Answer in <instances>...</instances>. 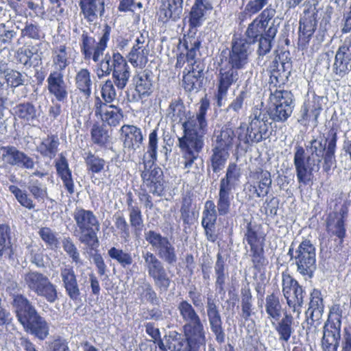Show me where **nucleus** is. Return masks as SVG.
<instances>
[{
    "label": "nucleus",
    "instance_id": "nucleus-1",
    "mask_svg": "<svg viewBox=\"0 0 351 351\" xmlns=\"http://www.w3.org/2000/svg\"><path fill=\"white\" fill-rule=\"evenodd\" d=\"M337 134L330 132V138L324 140L319 136L307 141L305 147H295L293 165L298 181L300 184H308L312 180L313 172L320 169L327 175L330 174L332 167L336 165Z\"/></svg>",
    "mask_w": 351,
    "mask_h": 351
},
{
    "label": "nucleus",
    "instance_id": "nucleus-2",
    "mask_svg": "<svg viewBox=\"0 0 351 351\" xmlns=\"http://www.w3.org/2000/svg\"><path fill=\"white\" fill-rule=\"evenodd\" d=\"M209 106L208 100L202 99L196 115L189 116L182 123L184 135L178 138V141L185 169L192 168L203 148L204 136L208 128L206 114Z\"/></svg>",
    "mask_w": 351,
    "mask_h": 351
},
{
    "label": "nucleus",
    "instance_id": "nucleus-3",
    "mask_svg": "<svg viewBox=\"0 0 351 351\" xmlns=\"http://www.w3.org/2000/svg\"><path fill=\"white\" fill-rule=\"evenodd\" d=\"M16 317L24 330L39 340L43 341L49 335L50 324L36 311L30 301L22 295L13 300Z\"/></svg>",
    "mask_w": 351,
    "mask_h": 351
},
{
    "label": "nucleus",
    "instance_id": "nucleus-4",
    "mask_svg": "<svg viewBox=\"0 0 351 351\" xmlns=\"http://www.w3.org/2000/svg\"><path fill=\"white\" fill-rule=\"evenodd\" d=\"M271 123L267 119V112L261 106L252 109L249 117V124L246 128L241 124L237 129L238 141L245 144L252 145L269 138V128Z\"/></svg>",
    "mask_w": 351,
    "mask_h": 351
},
{
    "label": "nucleus",
    "instance_id": "nucleus-5",
    "mask_svg": "<svg viewBox=\"0 0 351 351\" xmlns=\"http://www.w3.org/2000/svg\"><path fill=\"white\" fill-rule=\"evenodd\" d=\"M75 222L74 235L78 241L93 250L99 245L97 232L100 223L93 211L77 208L73 213Z\"/></svg>",
    "mask_w": 351,
    "mask_h": 351
},
{
    "label": "nucleus",
    "instance_id": "nucleus-6",
    "mask_svg": "<svg viewBox=\"0 0 351 351\" xmlns=\"http://www.w3.org/2000/svg\"><path fill=\"white\" fill-rule=\"evenodd\" d=\"M288 254L297 267V271L306 278H311L316 269V250L310 240L302 241L294 250L293 244Z\"/></svg>",
    "mask_w": 351,
    "mask_h": 351
},
{
    "label": "nucleus",
    "instance_id": "nucleus-7",
    "mask_svg": "<svg viewBox=\"0 0 351 351\" xmlns=\"http://www.w3.org/2000/svg\"><path fill=\"white\" fill-rule=\"evenodd\" d=\"M23 280L27 289L49 303L58 298L56 286L43 273L29 271L24 274Z\"/></svg>",
    "mask_w": 351,
    "mask_h": 351
},
{
    "label": "nucleus",
    "instance_id": "nucleus-8",
    "mask_svg": "<svg viewBox=\"0 0 351 351\" xmlns=\"http://www.w3.org/2000/svg\"><path fill=\"white\" fill-rule=\"evenodd\" d=\"M271 106L267 112V117L275 122H284L293 112V95L291 92L276 89L270 94Z\"/></svg>",
    "mask_w": 351,
    "mask_h": 351
},
{
    "label": "nucleus",
    "instance_id": "nucleus-9",
    "mask_svg": "<svg viewBox=\"0 0 351 351\" xmlns=\"http://www.w3.org/2000/svg\"><path fill=\"white\" fill-rule=\"evenodd\" d=\"M145 239L156 252L159 258L169 265L176 263V248L168 237L154 230H148L145 232Z\"/></svg>",
    "mask_w": 351,
    "mask_h": 351
},
{
    "label": "nucleus",
    "instance_id": "nucleus-10",
    "mask_svg": "<svg viewBox=\"0 0 351 351\" xmlns=\"http://www.w3.org/2000/svg\"><path fill=\"white\" fill-rule=\"evenodd\" d=\"M282 293L288 306L299 317L306 295L302 287L291 276L285 275L282 277Z\"/></svg>",
    "mask_w": 351,
    "mask_h": 351
},
{
    "label": "nucleus",
    "instance_id": "nucleus-11",
    "mask_svg": "<svg viewBox=\"0 0 351 351\" xmlns=\"http://www.w3.org/2000/svg\"><path fill=\"white\" fill-rule=\"evenodd\" d=\"M253 49L245 37L234 38L232 42V49L228 57L230 66L237 70L243 69L248 63L249 56Z\"/></svg>",
    "mask_w": 351,
    "mask_h": 351
},
{
    "label": "nucleus",
    "instance_id": "nucleus-12",
    "mask_svg": "<svg viewBox=\"0 0 351 351\" xmlns=\"http://www.w3.org/2000/svg\"><path fill=\"white\" fill-rule=\"evenodd\" d=\"M341 322L339 315L329 316L324 326L322 346L324 351H337L341 338Z\"/></svg>",
    "mask_w": 351,
    "mask_h": 351
},
{
    "label": "nucleus",
    "instance_id": "nucleus-13",
    "mask_svg": "<svg viewBox=\"0 0 351 351\" xmlns=\"http://www.w3.org/2000/svg\"><path fill=\"white\" fill-rule=\"evenodd\" d=\"M144 166L142 171L141 178L143 179L142 189L148 191L153 195L161 196L165 189V182L163 179V172L162 169L154 165Z\"/></svg>",
    "mask_w": 351,
    "mask_h": 351
},
{
    "label": "nucleus",
    "instance_id": "nucleus-14",
    "mask_svg": "<svg viewBox=\"0 0 351 351\" xmlns=\"http://www.w3.org/2000/svg\"><path fill=\"white\" fill-rule=\"evenodd\" d=\"M206 310L209 326L215 337L216 341L220 344L224 343L226 333L223 328L222 318L217 301L213 295L206 298Z\"/></svg>",
    "mask_w": 351,
    "mask_h": 351
},
{
    "label": "nucleus",
    "instance_id": "nucleus-15",
    "mask_svg": "<svg viewBox=\"0 0 351 351\" xmlns=\"http://www.w3.org/2000/svg\"><path fill=\"white\" fill-rule=\"evenodd\" d=\"M160 137H162L163 139L165 145H162V149L165 154H167L168 152L167 146H171L173 144V140L168 133L166 134L163 129L160 130L158 128H156L149 134L147 153L144 155L143 158V164L145 166L152 167V166L154 165V162L156 160L157 158L158 143Z\"/></svg>",
    "mask_w": 351,
    "mask_h": 351
},
{
    "label": "nucleus",
    "instance_id": "nucleus-16",
    "mask_svg": "<svg viewBox=\"0 0 351 351\" xmlns=\"http://www.w3.org/2000/svg\"><path fill=\"white\" fill-rule=\"evenodd\" d=\"M94 112L97 118L110 127L119 125L123 118L121 108L111 104L104 103L99 97L95 100Z\"/></svg>",
    "mask_w": 351,
    "mask_h": 351
},
{
    "label": "nucleus",
    "instance_id": "nucleus-17",
    "mask_svg": "<svg viewBox=\"0 0 351 351\" xmlns=\"http://www.w3.org/2000/svg\"><path fill=\"white\" fill-rule=\"evenodd\" d=\"M351 71V34L337 49L333 71L339 77H343Z\"/></svg>",
    "mask_w": 351,
    "mask_h": 351
},
{
    "label": "nucleus",
    "instance_id": "nucleus-18",
    "mask_svg": "<svg viewBox=\"0 0 351 351\" xmlns=\"http://www.w3.org/2000/svg\"><path fill=\"white\" fill-rule=\"evenodd\" d=\"M120 137L125 148L136 151L143 144L144 137L140 128L125 124L119 130Z\"/></svg>",
    "mask_w": 351,
    "mask_h": 351
},
{
    "label": "nucleus",
    "instance_id": "nucleus-19",
    "mask_svg": "<svg viewBox=\"0 0 351 351\" xmlns=\"http://www.w3.org/2000/svg\"><path fill=\"white\" fill-rule=\"evenodd\" d=\"M62 286L69 298L75 302H80V290L76 275L72 267L66 266L60 269Z\"/></svg>",
    "mask_w": 351,
    "mask_h": 351
},
{
    "label": "nucleus",
    "instance_id": "nucleus-20",
    "mask_svg": "<svg viewBox=\"0 0 351 351\" xmlns=\"http://www.w3.org/2000/svg\"><path fill=\"white\" fill-rule=\"evenodd\" d=\"M112 80L117 90H122L127 86L130 77V68L122 55H117L114 60Z\"/></svg>",
    "mask_w": 351,
    "mask_h": 351
},
{
    "label": "nucleus",
    "instance_id": "nucleus-21",
    "mask_svg": "<svg viewBox=\"0 0 351 351\" xmlns=\"http://www.w3.org/2000/svg\"><path fill=\"white\" fill-rule=\"evenodd\" d=\"M64 76V73L51 72L47 79L49 93L58 101H64L68 98V86Z\"/></svg>",
    "mask_w": 351,
    "mask_h": 351
},
{
    "label": "nucleus",
    "instance_id": "nucleus-22",
    "mask_svg": "<svg viewBox=\"0 0 351 351\" xmlns=\"http://www.w3.org/2000/svg\"><path fill=\"white\" fill-rule=\"evenodd\" d=\"M79 5L84 19L90 23L96 22L105 13L104 0H80Z\"/></svg>",
    "mask_w": 351,
    "mask_h": 351
},
{
    "label": "nucleus",
    "instance_id": "nucleus-23",
    "mask_svg": "<svg viewBox=\"0 0 351 351\" xmlns=\"http://www.w3.org/2000/svg\"><path fill=\"white\" fill-rule=\"evenodd\" d=\"M346 212L341 209L339 212H333L328 215L326 219V229L328 233L337 237L341 242L346 237L345 221Z\"/></svg>",
    "mask_w": 351,
    "mask_h": 351
},
{
    "label": "nucleus",
    "instance_id": "nucleus-24",
    "mask_svg": "<svg viewBox=\"0 0 351 351\" xmlns=\"http://www.w3.org/2000/svg\"><path fill=\"white\" fill-rule=\"evenodd\" d=\"M212 141L213 147L230 151L239 141L234 130L224 125L220 130H215Z\"/></svg>",
    "mask_w": 351,
    "mask_h": 351
},
{
    "label": "nucleus",
    "instance_id": "nucleus-25",
    "mask_svg": "<svg viewBox=\"0 0 351 351\" xmlns=\"http://www.w3.org/2000/svg\"><path fill=\"white\" fill-rule=\"evenodd\" d=\"M316 13L314 10L304 12L300 20L299 41L302 45L308 43L317 26Z\"/></svg>",
    "mask_w": 351,
    "mask_h": 351
},
{
    "label": "nucleus",
    "instance_id": "nucleus-26",
    "mask_svg": "<svg viewBox=\"0 0 351 351\" xmlns=\"http://www.w3.org/2000/svg\"><path fill=\"white\" fill-rule=\"evenodd\" d=\"M184 335L198 349L206 343V330L202 320L183 326Z\"/></svg>",
    "mask_w": 351,
    "mask_h": 351
},
{
    "label": "nucleus",
    "instance_id": "nucleus-27",
    "mask_svg": "<svg viewBox=\"0 0 351 351\" xmlns=\"http://www.w3.org/2000/svg\"><path fill=\"white\" fill-rule=\"evenodd\" d=\"M284 57L287 58L286 52L276 56L269 68L271 84H274V86H276L277 84L283 83L284 79L287 77L288 73L286 71L289 69V63L285 62Z\"/></svg>",
    "mask_w": 351,
    "mask_h": 351
},
{
    "label": "nucleus",
    "instance_id": "nucleus-28",
    "mask_svg": "<svg viewBox=\"0 0 351 351\" xmlns=\"http://www.w3.org/2000/svg\"><path fill=\"white\" fill-rule=\"evenodd\" d=\"M253 178L256 181L254 184L249 186V190L253 191L258 197L266 196L269 193L272 183L270 173L260 169L254 173Z\"/></svg>",
    "mask_w": 351,
    "mask_h": 351
},
{
    "label": "nucleus",
    "instance_id": "nucleus-29",
    "mask_svg": "<svg viewBox=\"0 0 351 351\" xmlns=\"http://www.w3.org/2000/svg\"><path fill=\"white\" fill-rule=\"evenodd\" d=\"M13 114L16 119L29 125H34L39 114L35 106L31 102H23L13 108Z\"/></svg>",
    "mask_w": 351,
    "mask_h": 351
},
{
    "label": "nucleus",
    "instance_id": "nucleus-30",
    "mask_svg": "<svg viewBox=\"0 0 351 351\" xmlns=\"http://www.w3.org/2000/svg\"><path fill=\"white\" fill-rule=\"evenodd\" d=\"M70 60V56L64 45L54 47L51 52L52 67L53 69L51 72L64 73V71L71 63Z\"/></svg>",
    "mask_w": 351,
    "mask_h": 351
},
{
    "label": "nucleus",
    "instance_id": "nucleus-31",
    "mask_svg": "<svg viewBox=\"0 0 351 351\" xmlns=\"http://www.w3.org/2000/svg\"><path fill=\"white\" fill-rule=\"evenodd\" d=\"M167 348L171 351H197L198 348L193 346L184 336L176 332H169L167 335Z\"/></svg>",
    "mask_w": 351,
    "mask_h": 351
},
{
    "label": "nucleus",
    "instance_id": "nucleus-32",
    "mask_svg": "<svg viewBox=\"0 0 351 351\" xmlns=\"http://www.w3.org/2000/svg\"><path fill=\"white\" fill-rule=\"evenodd\" d=\"M244 240L247 241L250 248L258 247L265 245V237L256 223L250 221L247 223Z\"/></svg>",
    "mask_w": 351,
    "mask_h": 351
},
{
    "label": "nucleus",
    "instance_id": "nucleus-33",
    "mask_svg": "<svg viewBox=\"0 0 351 351\" xmlns=\"http://www.w3.org/2000/svg\"><path fill=\"white\" fill-rule=\"evenodd\" d=\"M215 275L216 278L215 288L219 294L225 293V283L226 278L228 277L227 268L226 266V261L221 253L217 255V261L214 267Z\"/></svg>",
    "mask_w": 351,
    "mask_h": 351
},
{
    "label": "nucleus",
    "instance_id": "nucleus-34",
    "mask_svg": "<svg viewBox=\"0 0 351 351\" xmlns=\"http://www.w3.org/2000/svg\"><path fill=\"white\" fill-rule=\"evenodd\" d=\"M324 306L321 292L317 289H313L311 293L309 307L306 312V316L313 322L319 320L324 313Z\"/></svg>",
    "mask_w": 351,
    "mask_h": 351
},
{
    "label": "nucleus",
    "instance_id": "nucleus-35",
    "mask_svg": "<svg viewBox=\"0 0 351 351\" xmlns=\"http://www.w3.org/2000/svg\"><path fill=\"white\" fill-rule=\"evenodd\" d=\"M56 168L58 175L61 178L67 191L72 194L74 193V183L72 179L71 171L66 158L61 156L59 160L56 162Z\"/></svg>",
    "mask_w": 351,
    "mask_h": 351
},
{
    "label": "nucleus",
    "instance_id": "nucleus-36",
    "mask_svg": "<svg viewBox=\"0 0 351 351\" xmlns=\"http://www.w3.org/2000/svg\"><path fill=\"white\" fill-rule=\"evenodd\" d=\"M177 311L183 322L184 325L193 324L202 320L200 316L195 309V306L189 301L182 300L177 304Z\"/></svg>",
    "mask_w": 351,
    "mask_h": 351
},
{
    "label": "nucleus",
    "instance_id": "nucleus-37",
    "mask_svg": "<svg viewBox=\"0 0 351 351\" xmlns=\"http://www.w3.org/2000/svg\"><path fill=\"white\" fill-rule=\"evenodd\" d=\"M135 90L141 96L149 95L152 92V75L149 71L138 73L134 78Z\"/></svg>",
    "mask_w": 351,
    "mask_h": 351
},
{
    "label": "nucleus",
    "instance_id": "nucleus-38",
    "mask_svg": "<svg viewBox=\"0 0 351 351\" xmlns=\"http://www.w3.org/2000/svg\"><path fill=\"white\" fill-rule=\"evenodd\" d=\"M75 84L77 88L88 97L91 95V86L93 82L90 72L88 69L83 68L76 71L75 76Z\"/></svg>",
    "mask_w": 351,
    "mask_h": 351
},
{
    "label": "nucleus",
    "instance_id": "nucleus-39",
    "mask_svg": "<svg viewBox=\"0 0 351 351\" xmlns=\"http://www.w3.org/2000/svg\"><path fill=\"white\" fill-rule=\"evenodd\" d=\"M142 257L144 260V267L149 277L152 278L165 269L162 261L154 253L143 252Z\"/></svg>",
    "mask_w": 351,
    "mask_h": 351
},
{
    "label": "nucleus",
    "instance_id": "nucleus-40",
    "mask_svg": "<svg viewBox=\"0 0 351 351\" xmlns=\"http://www.w3.org/2000/svg\"><path fill=\"white\" fill-rule=\"evenodd\" d=\"M240 178V168L234 162L230 163L226 169L225 177L220 180L219 186L234 190L238 184Z\"/></svg>",
    "mask_w": 351,
    "mask_h": 351
},
{
    "label": "nucleus",
    "instance_id": "nucleus-41",
    "mask_svg": "<svg viewBox=\"0 0 351 351\" xmlns=\"http://www.w3.org/2000/svg\"><path fill=\"white\" fill-rule=\"evenodd\" d=\"M232 191L219 186L216 207L220 216H224L230 211L231 202L234 198Z\"/></svg>",
    "mask_w": 351,
    "mask_h": 351
},
{
    "label": "nucleus",
    "instance_id": "nucleus-42",
    "mask_svg": "<svg viewBox=\"0 0 351 351\" xmlns=\"http://www.w3.org/2000/svg\"><path fill=\"white\" fill-rule=\"evenodd\" d=\"M183 0H162L161 14L163 13L167 20L176 21L182 13Z\"/></svg>",
    "mask_w": 351,
    "mask_h": 351
},
{
    "label": "nucleus",
    "instance_id": "nucleus-43",
    "mask_svg": "<svg viewBox=\"0 0 351 351\" xmlns=\"http://www.w3.org/2000/svg\"><path fill=\"white\" fill-rule=\"evenodd\" d=\"M239 79L238 70L231 66L219 70L218 88L227 91L232 84Z\"/></svg>",
    "mask_w": 351,
    "mask_h": 351
},
{
    "label": "nucleus",
    "instance_id": "nucleus-44",
    "mask_svg": "<svg viewBox=\"0 0 351 351\" xmlns=\"http://www.w3.org/2000/svg\"><path fill=\"white\" fill-rule=\"evenodd\" d=\"M59 144V140L56 136H47L38 146L37 150L43 156L51 159L56 156Z\"/></svg>",
    "mask_w": 351,
    "mask_h": 351
},
{
    "label": "nucleus",
    "instance_id": "nucleus-45",
    "mask_svg": "<svg viewBox=\"0 0 351 351\" xmlns=\"http://www.w3.org/2000/svg\"><path fill=\"white\" fill-rule=\"evenodd\" d=\"M229 152L228 150L213 147L210 162L213 172L218 173L224 168L230 156Z\"/></svg>",
    "mask_w": 351,
    "mask_h": 351
},
{
    "label": "nucleus",
    "instance_id": "nucleus-46",
    "mask_svg": "<svg viewBox=\"0 0 351 351\" xmlns=\"http://www.w3.org/2000/svg\"><path fill=\"white\" fill-rule=\"evenodd\" d=\"M110 27L106 25L103 29V35L97 43L95 41L91 54H90V60L92 59L95 62L99 61L100 58L104 55V51L107 47V43L110 38Z\"/></svg>",
    "mask_w": 351,
    "mask_h": 351
},
{
    "label": "nucleus",
    "instance_id": "nucleus-47",
    "mask_svg": "<svg viewBox=\"0 0 351 351\" xmlns=\"http://www.w3.org/2000/svg\"><path fill=\"white\" fill-rule=\"evenodd\" d=\"M321 110L322 105L316 99L313 98L312 100H308L302 107L301 118L304 121L312 119L317 122Z\"/></svg>",
    "mask_w": 351,
    "mask_h": 351
},
{
    "label": "nucleus",
    "instance_id": "nucleus-48",
    "mask_svg": "<svg viewBox=\"0 0 351 351\" xmlns=\"http://www.w3.org/2000/svg\"><path fill=\"white\" fill-rule=\"evenodd\" d=\"M293 317L291 314L285 313L284 317L277 324L276 330L279 335V339L287 342L293 332L292 328Z\"/></svg>",
    "mask_w": 351,
    "mask_h": 351
},
{
    "label": "nucleus",
    "instance_id": "nucleus-49",
    "mask_svg": "<svg viewBox=\"0 0 351 351\" xmlns=\"http://www.w3.org/2000/svg\"><path fill=\"white\" fill-rule=\"evenodd\" d=\"M265 311L269 317L275 320H278L281 316L282 306L279 298L274 293L267 295Z\"/></svg>",
    "mask_w": 351,
    "mask_h": 351
},
{
    "label": "nucleus",
    "instance_id": "nucleus-50",
    "mask_svg": "<svg viewBox=\"0 0 351 351\" xmlns=\"http://www.w3.org/2000/svg\"><path fill=\"white\" fill-rule=\"evenodd\" d=\"M241 316L247 321L252 315V295L249 287H243L241 291Z\"/></svg>",
    "mask_w": 351,
    "mask_h": 351
},
{
    "label": "nucleus",
    "instance_id": "nucleus-51",
    "mask_svg": "<svg viewBox=\"0 0 351 351\" xmlns=\"http://www.w3.org/2000/svg\"><path fill=\"white\" fill-rule=\"evenodd\" d=\"M90 134L92 141L98 146L105 147L110 141V135L103 125L94 124Z\"/></svg>",
    "mask_w": 351,
    "mask_h": 351
},
{
    "label": "nucleus",
    "instance_id": "nucleus-52",
    "mask_svg": "<svg viewBox=\"0 0 351 351\" xmlns=\"http://www.w3.org/2000/svg\"><path fill=\"white\" fill-rule=\"evenodd\" d=\"M149 50L144 47H132L128 58L134 66H144L147 62Z\"/></svg>",
    "mask_w": 351,
    "mask_h": 351
},
{
    "label": "nucleus",
    "instance_id": "nucleus-53",
    "mask_svg": "<svg viewBox=\"0 0 351 351\" xmlns=\"http://www.w3.org/2000/svg\"><path fill=\"white\" fill-rule=\"evenodd\" d=\"M108 254L112 260L116 261L123 268L129 267L134 261L133 257L130 253L115 247H111L108 251Z\"/></svg>",
    "mask_w": 351,
    "mask_h": 351
},
{
    "label": "nucleus",
    "instance_id": "nucleus-54",
    "mask_svg": "<svg viewBox=\"0 0 351 351\" xmlns=\"http://www.w3.org/2000/svg\"><path fill=\"white\" fill-rule=\"evenodd\" d=\"M269 0H251L245 5L244 11L239 14V19L243 21L252 15L257 14L265 5L268 4Z\"/></svg>",
    "mask_w": 351,
    "mask_h": 351
},
{
    "label": "nucleus",
    "instance_id": "nucleus-55",
    "mask_svg": "<svg viewBox=\"0 0 351 351\" xmlns=\"http://www.w3.org/2000/svg\"><path fill=\"white\" fill-rule=\"evenodd\" d=\"M87 170L92 173H99L104 169L106 161L98 156L88 152L84 157Z\"/></svg>",
    "mask_w": 351,
    "mask_h": 351
},
{
    "label": "nucleus",
    "instance_id": "nucleus-56",
    "mask_svg": "<svg viewBox=\"0 0 351 351\" xmlns=\"http://www.w3.org/2000/svg\"><path fill=\"white\" fill-rule=\"evenodd\" d=\"M121 55L119 52H113L112 55L106 53L104 58L100 61L99 64V70L97 72V77L101 79L104 77L108 76L113 71L114 60L116 56Z\"/></svg>",
    "mask_w": 351,
    "mask_h": 351
},
{
    "label": "nucleus",
    "instance_id": "nucleus-57",
    "mask_svg": "<svg viewBox=\"0 0 351 351\" xmlns=\"http://www.w3.org/2000/svg\"><path fill=\"white\" fill-rule=\"evenodd\" d=\"M167 116L173 121L181 122L186 117V110L183 103L178 99L173 100L167 109Z\"/></svg>",
    "mask_w": 351,
    "mask_h": 351
},
{
    "label": "nucleus",
    "instance_id": "nucleus-58",
    "mask_svg": "<svg viewBox=\"0 0 351 351\" xmlns=\"http://www.w3.org/2000/svg\"><path fill=\"white\" fill-rule=\"evenodd\" d=\"M21 37H27L33 40H40L43 37V33L38 23L27 21L21 31Z\"/></svg>",
    "mask_w": 351,
    "mask_h": 351
},
{
    "label": "nucleus",
    "instance_id": "nucleus-59",
    "mask_svg": "<svg viewBox=\"0 0 351 351\" xmlns=\"http://www.w3.org/2000/svg\"><path fill=\"white\" fill-rule=\"evenodd\" d=\"M217 218L216 205L212 200H207L202 213V225L215 226Z\"/></svg>",
    "mask_w": 351,
    "mask_h": 351
},
{
    "label": "nucleus",
    "instance_id": "nucleus-60",
    "mask_svg": "<svg viewBox=\"0 0 351 351\" xmlns=\"http://www.w3.org/2000/svg\"><path fill=\"white\" fill-rule=\"evenodd\" d=\"M117 87L114 81L110 79L106 80L101 84V96L104 103L111 104L117 98Z\"/></svg>",
    "mask_w": 351,
    "mask_h": 351
},
{
    "label": "nucleus",
    "instance_id": "nucleus-61",
    "mask_svg": "<svg viewBox=\"0 0 351 351\" xmlns=\"http://www.w3.org/2000/svg\"><path fill=\"white\" fill-rule=\"evenodd\" d=\"M266 27L262 26L259 20L255 19L247 27L245 32L246 39L248 43H250V46L255 43L256 40L261 36H263L262 32L265 29Z\"/></svg>",
    "mask_w": 351,
    "mask_h": 351
},
{
    "label": "nucleus",
    "instance_id": "nucleus-62",
    "mask_svg": "<svg viewBox=\"0 0 351 351\" xmlns=\"http://www.w3.org/2000/svg\"><path fill=\"white\" fill-rule=\"evenodd\" d=\"M204 3L202 0H195L190 13V25L193 27L199 26L204 15Z\"/></svg>",
    "mask_w": 351,
    "mask_h": 351
},
{
    "label": "nucleus",
    "instance_id": "nucleus-63",
    "mask_svg": "<svg viewBox=\"0 0 351 351\" xmlns=\"http://www.w3.org/2000/svg\"><path fill=\"white\" fill-rule=\"evenodd\" d=\"M27 249L26 256L29 261L37 267H44V256L41 249L36 245H29L27 247Z\"/></svg>",
    "mask_w": 351,
    "mask_h": 351
},
{
    "label": "nucleus",
    "instance_id": "nucleus-64",
    "mask_svg": "<svg viewBox=\"0 0 351 351\" xmlns=\"http://www.w3.org/2000/svg\"><path fill=\"white\" fill-rule=\"evenodd\" d=\"M1 150L3 161L12 166L16 165L22 153V151L12 145L3 146L1 147Z\"/></svg>",
    "mask_w": 351,
    "mask_h": 351
}]
</instances>
